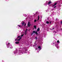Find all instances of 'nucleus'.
I'll return each mask as SVG.
<instances>
[{
	"mask_svg": "<svg viewBox=\"0 0 62 62\" xmlns=\"http://www.w3.org/2000/svg\"><path fill=\"white\" fill-rule=\"evenodd\" d=\"M27 31H28V30L27 29H26V30L25 31V35H26L27 34V33L26 32H27Z\"/></svg>",
	"mask_w": 62,
	"mask_h": 62,
	"instance_id": "39448f33",
	"label": "nucleus"
},
{
	"mask_svg": "<svg viewBox=\"0 0 62 62\" xmlns=\"http://www.w3.org/2000/svg\"><path fill=\"white\" fill-rule=\"evenodd\" d=\"M55 46H56V47L58 48H59V47L58 46V45H55Z\"/></svg>",
	"mask_w": 62,
	"mask_h": 62,
	"instance_id": "9d476101",
	"label": "nucleus"
},
{
	"mask_svg": "<svg viewBox=\"0 0 62 62\" xmlns=\"http://www.w3.org/2000/svg\"><path fill=\"white\" fill-rule=\"evenodd\" d=\"M34 28H35V29H36V26H34Z\"/></svg>",
	"mask_w": 62,
	"mask_h": 62,
	"instance_id": "6ab92c4d",
	"label": "nucleus"
},
{
	"mask_svg": "<svg viewBox=\"0 0 62 62\" xmlns=\"http://www.w3.org/2000/svg\"><path fill=\"white\" fill-rule=\"evenodd\" d=\"M61 23L62 24V21L61 22Z\"/></svg>",
	"mask_w": 62,
	"mask_h": 62,
	"instance_id": "393cba45",
	"label": "nucleus"
},
{
	"mask_svg": "<svg viewBox=\"0 0 62 62\" xmlns=\"http://www.w3.org/2000/svg\"><path fill=\"white\" fill-rule=\"evenodd\" d=\"M37 21V20H34V22H36Z\"/></svg>",
	"mask_w": 62,
	"mask_h": 62,
	"instance_id": "412c9836",
	"label": "nucleus"
},
{
	"mask_svg": "<svg viewBox=\"0 0 62 62\" xmlns=\"http://www.w3.org/2000/svg\"><path fill=\"white\" fill-rule=\"evenodd\" d=\"M18 38H20V36H19L18 37Z\"/></svg>",
	"mask_w": 62,
	"mask_h": 62,
	"instance_id": "b1692460",
	"label": "nucleus"
},
{
	"mask_svg": "<svg viewBox=\"0 0 62 62\" xmlns=\"http://www.w3.org/2000/svg\"><path fill=\"white\" fill-rule=\"evenodd\" d=\"M23 34L21 36V37H23Z\"/></svg>",
	"mask_w": 62,
	"mask_h": 62,
	"instance_id": "4be33fe9",
	"label": "nucleus"
},
{
	"mask_svg": "<svg viewBox=\"0 0 62 62\" xmlns=\"http://www.w3.org/2000/svg\"><path fill=\"white\" fill-rule=\"evenodd\" d=\"M61 30H62V29H61Z\"/></svg>",
	"mask_w": 62,
	"mask_h": 62,
	"instance_id": "c756f323",
	"label": "nucleus"
},
{
	"mask_svg": "<svg viewBox=\"0 0 62 62\" xmlns=\"http://www.w3.org/2000/svg\"><path fill=\"white\" fill-rule=\"evenodd\" d=\"M51 23V22H50V23Z\"/></svg>",
	"mask_w": 62,
	"mask_h": 62,
	"instance_id": "bb28decb",
	"label": "nucleus"
},
{
	"mask_svg": "<svg viewBox=\"0 0 62 62\" xmlns=\"http://www.w3.org/2000/svg\"><path fill=\"white\" fill-rule=\"evenodd\" d=\"M24 50V48H23L22 49H21L19 51V54H23V52Z\"/></svg>",
	"mask_w": 62,
	"mask_h": 62,
	"instance_id": "f257e3e1",
	"label": "nucleus"
},
{
	"mask_svg": "<svg viewBox=\"0 0 62 62\" xmlns=\"http://www.w3.org/2000/svg\"><path fill=\"white\" fill-rule=\"evenodd\" d=\"M36 39V40L37 39V37H35Z\"/></svg>",
	"mask_w": 62,
	"mask_h": 62,
	"instance_id": "5701e85b",
	"label": "nucleus"
},
{
	"mask_svg": "<svg viewBox=\"0 0 62 62\" xmlns=\"http://www.w3.org/2000/svg\"><path fill=\"white\" fill-rule=\"evenodd\" d=\"M23 15H24V16H26V15L25 14H24Z\"/></svg>",
	"mask_w": 62,
	"mask_h": 62,
	"instance_id": "aec40b11",
	"label": "nucleus"
},
{
	"mask_svg": "<svg viewBox=\"0 0 62 62\" xmlns=\"http://www.w3.org/2000/svg\"><path fill=\"white\" fill-rule=\"evenodd\" d=\"M52 3V2H51V1H50L48 3V4L50 5V4H51Z\"/></svg>",
	"mask_w": 62,
	"mask_h": 62,
	"instance_id": "1a4fd4ad",
	"label": "nucleus"
},
{
	"mask_svg": "<svg viewBox=\"0 0 62 62\" xmlns=\"http://www.w3.org/2000/svg\"><path fill=\"white\" fill-rule=\"evenodd\" d=\"M18 26L19 27H20V28H22V26L21 25H18Z\"/></svg>",
	"mask_w": 62,
	"mask_h": 62,
	"instance_id": "6e6552de",
	"label": "nucleus"
},
{
	"mask_svg": "<svg viewBox=\"0 0 62 62\" xmlns=\"http://www.w3.org/2000/svg\"><path fill=\"white\" fill-rule=\"evenodd\" d=\"M22 39V37H21L19 39L17 40H18V41H19V40H20V39Z\"/></svg>",
	"mask_w": 62,
	"mask_h": 62,
	"instance_id": "2eb2a0df",
	"label": "nucleus"
},
{
	"mask_svg": "<svg viewBox=\"0 0 62 62\" xmlns=\"http://www.w3.org/2000/svg\"><path fill=\"white\" fill-rule=\"evenodd\" d=\"M26 51V50H25V51Z\"/></svg>",
	"mask_w": 62,
	"mask_h": 62,
	"instance_id": "7c9ffc66",
	"label": "nucleus"
},
{
	"mask_svg": "<svg viewBox=\"0 0 62 62\" xmlns=\"http://www.w3.org/2000/svg\"><path fill=\"white\" fill-rule=\"evenodd\" d=\"M38 48H39V50H41V47H40V46H38Z\"/></svg>",
	"mask_w": 62,
	"mask_h": 62,
	"instance_id": "9b49d317",
	"label": "nucleus"
},
{
	"mask_svg": "<svg viewBox=\"0 0 62 62\" xmlns=\"http://www.w3.org/2000/svg\"><path fill=\"white\" fill-rule=\"evenodd\" d=\"M15 40L16 41V40Z\"/></svg>",
	"mask_w": 62,
	"mask_h": 62,
	"instance_id": "cd10ccee",
	"label": "nucleus"
},
{
	"mask_svg": "<svg viewBox=\"0 0 62 62\" xmlns=\"http://www.w3.org/2000/svg\"><path fill=\"white\" fill-rule=\"evenodd\" d=\"M6 44L7 47V48H9V46L10 45V48H12V46H11V44H10V43H8V44H7V43H6Z\"/></svg>",
	"mask_w": 62,
	"mask_h": 62,
	"instance_id": "f03ea898",
	"label": "nucleus"
},
{
	"mask_svg": "<svg viewBox=\"0 0 62 62\" xmlns=\"http://www.w3.org/2000/svg\"><path fill=\"white\" fill-rule=\"evenodd\" d=\"M57 42H58V43H60V42H59V40H57Z\"/></svg>",
	"mask_w": 62,
	"mask_h": 62,
	"instance_id": "f3484780",
	"label": "nucleus"
},
{
	"mask_svg": "<svg viewBox=\"0 0 62 62\" xmlns=\"http://www.w3.org/2000/svg\"><path fill=\"white\" fill-rule=\"evenodd\" d=\"M15 43H16V44H19V42H15Z\"/></svg>",
	"mask_w": 62,
	"mask_h": 62,
	"instance_id": "f8f14e48",
	"label": "nucleus"
},
{
	"mask_svg": "<svg viewBox=\"0 0 62 62\" xmlns=\"http://www.w3.org/2000/svg\"><path fill=\"white\" fill-rule=\"evenodd\" d=\"M35 33L36 34V35H38V34L37 31L35 32V31H33V32L31 34V35H33V34H34V33L35 34Z\"/></svg>",
	"mask_w": 62,
	"mask_h": 62,
	"instance_id": "7ed1b4c3",
	"label": "nucleus"
},
{
	"mask_svg": "<svg viewBox=\"0 0 62 62\" xmlns=\"http://www.w3.org/2000/svg\"><path fill=\"white\" fill-rule=\"evenodd\" d=\"M56 4H57V3H55V4H54V5H53V7H54V6H55V5H56Z\"/></svg>",
	"mask_w": 62,
	"mask_h": 62,
	"instance_id": "dca6fc26",
	"label": "nucleus"
},
{
	"mask_svg": "<svg viewBox=\"0 0 62 62\" xmlns=\"http://www.w3.org/2000/svg\"><path fill=\"white\" fill-rule=\"evenodd\" d=\"M37 31L38 32V31H39V28H38V29L37 30Z\"/></svg>",
	"mask_w": 62,
	"mask_h": 62,
	"instance_id": "4468645a",
	"label": "nucleus"
},
{
	"mask_svg": "<svg viewBox=\"0 0 62 62\" xmlns=\"http://www.w3.org/2000/svg\"><path fill=\"white\" fill-rule=\"evenodd\" d=\"M56 7V6H55L54 7V8H55Z\"/></svg>",
	"mask_w": 62,
	"mask_h": 62,
	"instance_id": "a878e982",
	"label": "nucleus"
},
{
	"mask_svg": "<svg viewBox=\"0 0 62 62\" xmlns=\"http://www.w3.org/2000/svg\"><path fill=\"white\" fill-rule=\"evenodd\" d=\"M28 26L29 27V26H30V22H28Z\"/></svg>",
	"mask_w": 62,
	"mask_h": 62,
	"instance_id": "423d86ee",
	"label": "nucleus"
},
{
	"mask_svg": "<svg viewBox=\"0 0 62 62\" xmlns=\"http://www.w3.org/2000/svg\"><path fill=\"white\" fill-rule=\"evenodd\" d=\"M36 50H37V49H36Z\"/></svg>",
	"mask_w": 62,
	"mask_h": 62,
	"instance_id": "c85d7f7f",
	"label": "nucleus"
},
{
	"mask_svg": "<svg viewBox=\"0 0 62 62\" xmlns=\"http://www.w3.org/2000/svg\"><path fill=\"white\" fill-rule=\"evenodd\" d=\"M24 26H25L26 25V23H22V26H23V25H24Z\"/></svg>",
	"mask_w": 62,
	"mask_h": 62,
	"instance_id": "20e7f679",
	"label": "nucleus"
},
{
	"mask_svg": "<svg viewBox=\"0 0 62 62\" xmlns=\"http://www.w3.org/2000/svg\"><path fill=\"white\" fill-rule=\"evenodd\" d=\"M46 23L48 24V23H49V22H48V21H47V22H46Z\"/></svg>",
	"mask_w": 62,
	"mask_h": 62,
	"instance_id": "a211bd4d",
	"label": "nucleus"
},
{
	"mask_svg": "<svg viewBox=\"0 0 62 62\" xmlns=\"http://www.w3.org/2000/svg\"><path fill=\"white\" fill-rule=\"evenodd\" d=\"M17 51L16 50V51H14V54H17Z\"/></svg>",
	"mask_w": 62,
	"mask_h": 62,
	"instance_id": "0eeeda50",
	"label": "nucleus"
},
{
	"mask_svg": "<svg viewBox=\"0 0 62 62\" xmlns=\"http://www.w3.org/2000/svg\"><path fill=\"white\" fill-rule=\"evenodd\" d=\"M39 16H38L37 21H39Z\"/></svg>",
	"mask_w": 62,
	"mask_h": 62,
	"instance_id": "ddd939ff",
	"label": "nucleus"
}]
</instances>
